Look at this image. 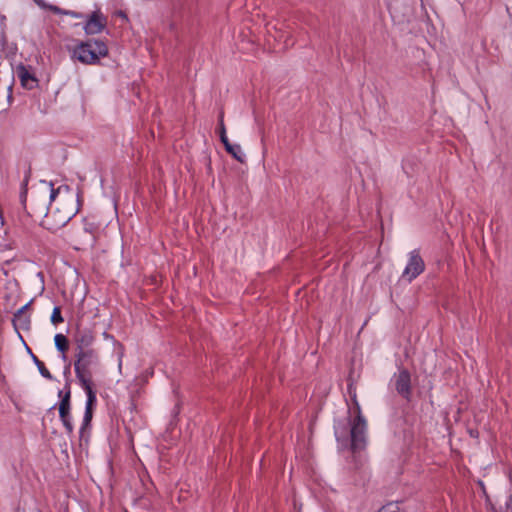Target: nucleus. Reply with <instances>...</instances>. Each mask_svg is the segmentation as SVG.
I'll use <instances>...</instances> for the list:
<instances>
[{
    "label": "nucleus",
    "instance_id": "obj_3",
    "mask_svg": "<svg viewBox=\"0 0 512 512\" xmlns=\"http://www.w3.org/2000/svg\"><path fill=\"white\" fill-rule=\"evenodd\" d=\"M74 362L76 378L83 389L93 388V368L99 364V356L95 349L77 351Z\"/></svg>",
    "mask_w": 512,
    "mask_h": 512
},
{
    "label": "nucleus",
    "instance_id": "obj_15",
    "mask_svg": "<svg viewBox=\"0 0 512 512\" xmlns=\"http://www.w3.org/2000/svg\"><path fill=\"white\" fill-rule=\"evenodd\" d=\"M43 9H47L57 15H67V16H71V17L77 18V19L84 18V15L82 13L72 11V10H64L56 5H52V4H48V3H46V6H44Z\"/></svg>",
    "mask_w": 512,
    "mask_h": 512
},
{
    "label": "nucleus",
    "instance_id": "obj_12",
    "mask_svg": "<svg viewBox=\"0 0 512 512\" xmlns=\"http://www.w3.org/2000/svg\"><path fill=\"white\" fill-rule=\"evenodd\" d=\"M76 351L90 350L95 340V335L92 330L88 328H77L74 336Z\"/></svg>",
    "mask_w": 512,
    "mask_h": 512
},
{
    "label": "nucleus",
    "instance_id": "obj_27",
    "mask_svg": "<svg viewBox=\"0 0 512 512\" xmlns=\"http://www.w3.org/2000/svg\"><path fill=\"white\" fill-rule=\"evenodd\" d=\"M70 373V364H68L64 369V374L67 375Z\"/></svg>",
    "mask_w": 512,
    "mask_h": 512
},
{
    "label": "nucleus",
    "instance_id": "obj_26",
    "mask_svg": "<svg viewBox=\"0 0 512 512\" xmlns=\"http://www.w3.org/2000/svg\"><path fill=\"white\" fill-rule=\"evenodd\" d=\"M351 400L353 403V407L359 404V402L357 400V394H352Z\"/></svg>",
    "mask_w": 512,
    "mask_h": 512
},
{
    "label": "nucleus",
    "instance_id": "obj_23",
    "mask_svg": "<svg viewBox=\"0 0 512 512\" xmlns=\"http://www.w3.org/2000/svg\"><path fill=\"white\" fill-rule=\"evenodd\" d=\"M220 137V140L221 142L223 143L225 149L227 148V145H230L231 143L229 142V139L227 137V135H224V136H219Z\"/></svg>",
    "mask_w": 512,
    "mask_h": 512
},
{
    "label": "nucleus",
    "instance_id": "obj_21",
    "mask_svg": "<svg viewBox=\"0 0 512 512\" xmlns=\"http://www.w3.org/2000/svg\"><path fill=\"white\" fill-rule=\"evenodd\" d=\"M218 122H219V127H218L219 136L226 135V128H225V124H224V112L223 111H221L220 114H219Z\"/></svg>",
    "mask_w": 512,
    "mask_h": 512
},
{
    "label": "nucleus",
    "instance_id": "obj_24",
    "mask_svg": "<svg viewBox=\"0 0 512 512\" xmlns=\"http://www.w3.org/2000/svg\"><path fill=\"white\" fill-rule=\"evenodd\" d=\"M348 393H349L350 397H352V394H356V388L353 385V383H350L348 385Z\"/></svg>",
    "mask_w": 512,
    "mask_h": 512
},
{
    "label": "nucleus",
    "instance_id": "obj_7",
    "mask_svg": "<svg viewBox=\"0 0 512 512\" xmlns=\"http://www.w3.org/2000/svg\"><path fill=\"white\" fill-rule=\"evenodd\" d=\"M425 270V263L419 250H413L409 253L408 263L402 273V278L411 282Z\"/></svg>",
    "mask_w": 512,
    "mask_h": 512
},
{
    "label": "nucleus",
    "instance_id": "obj_14",
    "mask_svg": "<svg viewBox=\"0 0 512 512\" xmlns=\"http://www.w3.org/2000/svg\"><path fill=\"white\" fill-rule=\"evenodd\" d=\"M94 241L92 232L85 226L77 231L75 242L79 245L91 244Z\"/></svg>",
    "mask_w": 512,
    "mask_h": 512
},
{
    "label": "nucleus",
    "instance_id": "obj_8",
    "mask_svg": "<svg viewBox=\"0 0 512 512\" xmlns=\"http://www.w3.org/2000/svg\"><path fill=\"white\" fill-rule=\"evenodd\" d=\"M87 395V401L85 406V412L83 417V422L79 431L80 440L84 439L85 432L87 429H89L91 425V421L93 418V407L96 404L97 398H96V392L93 390V388L84 389Z\"/></svg>",
    "mask_w": 512,
    "mask_h": 512
},
{
    "label": "nucleus",
    "instance_id": "obj_11",
    "mask_svg": "<svg viewBox=\"0 0 512 512\" xmlns=\"http://www.w3.org/2000/svg\"><path fill=\"white\" fill-rule=\"evenodd\" d=\"M395 389L407 401L411 398V374L407 369H401L395 377Z\"/></svg>",
    "mask_w": 512,
    "mask_h": 512
},
{
    "label": "nucleus",
    "instance_id": "obj_5",
    "mask_svg": "<svg viewBox=\"0 0 512 512\" xmlns=\"http://www.w3.org/2000/svg\"><path fill=\"white\" fill-rule=\"evenodd\" d=\"M353 408L356 416L350 423V447L353 452H357L366 446L367 423L362 415L360 404Z\"/></svg>",
    "mask_w": 512,
    "mask_h": 512
},
{
    "label": "nucleus",
    "instance_id": "obj_17",
    "mask_svg": "<svg viewBox=\"0 0 512 512\" xmlns=\"http://www.w3.org/2000/svg\"><path fill=\"white\" fill-rule=\"evenodd\" d=\"M26 348H27L28 353L31 355L33 362L37 366L38 371L41 374V376L48 380H52L53 377H52L51 373L49 372V370L46 368L45 364L41 360H39V358L36 355L33 354L31 349L27 345H26Z\"/></svg>",
    "mask_w": 512,
    "mask_h": 512
},
{
    "label": "nucleus",
    "instance_id": "obj_29",
    "mask_svg": "<svg viewBox=\"0 0 512 512\" xmlns=\"http://www.w3.org/2000/svg\"><path fill=\"white\" fill-rule=\"evenodd\" d=\"M55 407H56V405H54V406L50 407V409H49V410L51 411V410L55 409Z\"/></svg>",
    "mask_w": 512,
    "mask_h": 512
},
{
    "label": "nucleus",
    "instance_id": "obj_1",
    "mask_svg": "<svg viewBox=\"0 0 512 512\" xmlns=\"http://www.w3.org/2000/svg\"><path fill=\"white\" fill-rule=\"evenodd\" d=\"M49 199L51 202L41 225L51 232H56L76 215L78 209L73 197L68 194L60 196L59 189L52 188Z\"/></svg>",
    "mask_w": 512,
    "mask_h": 512
},
{
    "label": "nucleus",
    "instance_id": "obj_4",
    "mask_svg": "<svg viewBox=\"0 0 512 512\" xmlns=\"http://www.w3.org/2000/svg\"><path fill=\"white\" fill-rule=\"evenodd\" d=\"M107 45L100 40L79 42L73 49L72 58L83 64L93 65L100 62V58L108 55Z\"/></svg>",
    "mask_w": 512,
    "mask_h": 512
},
{
    "label": "nucleus",
    "instance_id": "obj_19",
    "mask_svg": "<svg viewBox=\"0 0 512 512\" xmlns=\"http://www.w3.org/2000/svg\"><path fill=\"white\" fill-rule=\"evenodd\" d=\"M50 320L54 325H58L64 321V318L61 314V308L59 306L54 307Z\"/></svg>",
    "mask_w": 512,
    "mask_h": 512
},
{
    "label": "nucleus",
    "instance_id": "obj_9",
    "mask_svg": "<svg viewBox=\"0 0 512 512\" xmlns=\"http://www.w3.org/2000/svg\"><path fill=\"white\" fill-rule=\"evenodd\" d=\"M107 25V18L100 12V10L93 11L87 16L84 31L87 35H95L101 33Z\"/></svg>",
    "mask_w": 512,
    "mask_h": 512
},
{
    "label": "nucleus",
    "instance_id": "obj_6",
    "mask_svg": "<svg viewBox=\"0 0 512 512\" xmlns=\"http://www.w3.org/2000/svg\"><path fill=\"white\" fill-rule=\"evenodd\" d=\"M58 398L60 399L58 403L60 420L66 433L68 435H72L74 432V426L71 416V387L69 381L66 382L63 390H59Z\"/></svg>",
    "mask_w": 512,
    "mask_h": 512
},
{
    "label": "nucleus",
    "instance_id": "obj_20",
    "mask_svg": "<svg viewBox=\"0 0 512 512\" xmlns=\"http://www.w3.org/2000/svg\"><path fill=\"white\" fill-rule=\"evenodd\" d=\"M377 512H404L400 509L397 502H389L383 505Z\"/></svg>",
    "mask_w": 512,
    "mask_h": 512
},
{
    "label": "nucleus",
    "instance_id": "obj_10",
    "mask_svg": "<svg viewBox=\"0 0 512 512\" xmlns=\"http://www.w3.org/2000/svg\"><path fill=\"white\" fill-rule=\"evenodd\" d=\"M15 73L20 80L21 86L25 89L32 90L38 85V79L32 72L31 66L20 63L15 68Z\"/></svg>",
    "mask_w": 512,
    "mask_h": 512
},
{
    "label": "nucleus",
    "instance_id": "obj_18",
    "mask_svg": "<svg viewBox=\"0 0 512 512\" xmlns=\"http://www.w3.org/2000/svg\"><path fill=\"white\" fill-rule=\"evenodd\" d=\"M234 159H236L240 163L245 162V155L242 152L241 146L239 144H230L227 145L225 149Z\"/></svg>",
    "mask_w": 512,
    "mask_h": 512
},
{
    "label": "nucleus",
    "instance_id": "obj_2",
    "mask_svg": "<svg viewBox=\"0 0 512 512\" xmlns=\"http://www.w3.org/2000/svg\"><path fill=\"white\" fill-rule=\"evenodd\" d=\"M17 172L19 175L23 174L19 199L26 215L32 219L45 217L49 207L47 206L46 192L33 193L30 199H27V185L32 172L31 163L27 160L20 161L17 164Z\"/></svg>",
    "mask_w": 512,
    "mask_h": 512
},
{
    "label": "nucleus",
    "instance_id": "obj_25",
    "mask_svg": "<svg viewBox=\"0 0 512 512\" xmlns=\"http://www.w3.org/2000/svg\"><path fill=\"white\" fill-rule=\"evenodd\" d=\"M37 6L43 9L46 6V2L44 0H33Z\"/></svg>",
    "mask_w": 512,
    "mask_h": 512
},
{
    "label": "nucleus",
    "instance_id": "obj_13",
    "mask_svg": "<svg viewBox=\"0 0 512 512\" xmlns=\"http://www.w3.org/2000/svg\"><path fill=\"white\" fill-rule=\"evenodd\" d=\"M12 323H13L14 329L16 330L17 334L22 339V336L19 333V329L29 330L30 324H31V319H30L29 315L22 314L21 317H15V315H14L13 319H12Z\"/></svg>",
    "mask_w": 512,
    "mask_h": 512
},
{
    "label": "nucleus",
    "instance_id": "obj_16",
    "mask_svg": "<svg viewBox=\"0 0 512 512\" xmlns=\"http://www.w3.org/2000/svg\"><path fill=\"white\" fill-rule=\"evenodd\" d=\"M54 342L57 350L62 353V359L65 361L67 359L66 352L69 349V341L67 337L63 334H56Z\"/></svg>",
    "mask_w": 512,
    "mask_h": 512
},
{
    "label": "nucleus",
    "instance_id": "obj_22",
    "mask_svg": "<svg viewBox=\"0 0 512 512\" xmlns=\"http://www.w3.org/2000/svg\"><path fill=\"white\" fill-rule=\"evenodd\" d=\"M33 300L29 301L27 304L18 309L14 314L15 317H21V315H25V311L30 307Z\"/></svg>",
    "mask_w": 512,
    "mask_h": 512
},
{
    "label": "nucleus",
    "instance_id": "obj_28",
    "mask_svg": "<svg viewBox=\"0 0 512 512\" xmlns=\"http://www.w3.org/2000/svg\"><path fill=\"white\" fill-rule=\"evenodd\" d=\"M469 433H470V435L472 437H477L478 436V432H476V431L470 430Z\"/></svg>",
    "mask_w": 512,
    "mask_h": 512
}]
</instances>
